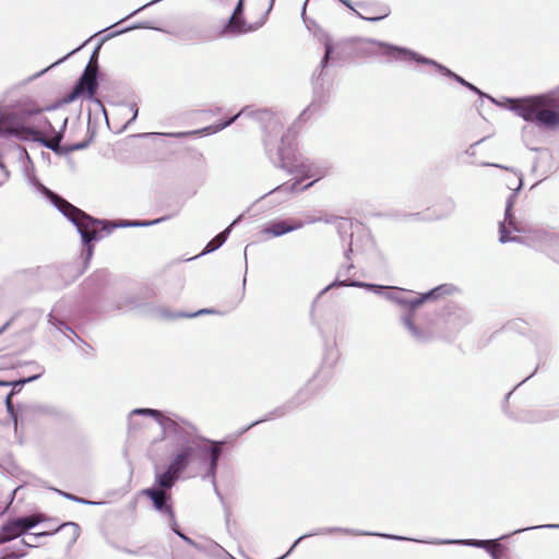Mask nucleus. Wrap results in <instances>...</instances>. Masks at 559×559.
I'll list each match as a JSON object with an SVG mask.
<instances>
[{
	"instance_id": "obj_1",
	"label": "nucleus",
	"mask_w": 559,
	"mask_h": 559,
	"mask_svg": "<svg viewBox=\"0 0 559 559\" xmlns=\"http://www.w3.org/2000/svg\"><path fill=\"white\" fill-rule=\"evenodd\" d=\"M506 106L516 116L539 128H559V90L534 96L507 98Z\"/></svg>"
},
{
	"instance_id": "obj_2",
	"label": "nucleus",
	"mask_w": 559,
	"mask_h": 559,
	"mask_svg": "<svg viewBox=\"0 0 559 559\" xmlns=\"http://www.w3.org/2000/svg\"><path fill=\"white\" fill-rule=\"evenodd\" d=\"M47 195L58 210L75 224L85 243H90L96 238L99 228H105L103 221L91 217L56 193L48 191Z\"/></svg>"
},
{
	"instance_id": "obj_3",
	"label": "nucleus",
	"mask_w": 559,
	"mask_h": 559,
	"mask_svg": "<svg viewBox=\"0 0 559 559\" xmlns=\"http://www.w3.org/2000/svg\"><path fill=\"white\" fill-rule=\"evenodd\" d=\"M97 64L92 61L86 66L82 76L70 93L64 95L63 102L69 104L80 97H94L97 90Z\"/></svg>"
},
{
	"instance_id": "obj_4",
	"label": "nucleus",
	"mask_w": 559,
	"mask_h": 559,
	"mask_svg": "<svg viewBox=\"0 0 559 559\" xmlns=\"http://www.w3.org/2000/svg\"><path fill=\"white\" fill-rule=\"evenodd\" d=\"M37 522L34 516H26L5 523L0 531V544L21 536L24 532L34 527Z\"/></svg>"
},
{
	"instance_id": "obj_5",
	"label": "nucleus",
	"mask_w": 559,
	"mask_h": 559,
	"mask_svg": "<svg viewBox=\"0 0 559 559\" xmlns=\"http://www.w3.org/2000/svg\"><path fill=\"white\" fill-rule=\"evenodd\" d=\"M2 132H8L10 134H14L17 136H24V138L31 136L34 140L41 142L46 147H48L55 152H57L59 150L60 142L62 140V134L60 132H56V133H53V135H51L49 138H44L41 131L34 130V129L26 128V127L10 129V130H5V131H3L0 128V133H2Z\"/></svg>"
},
{
	"instance_id": "obj_6",
	"label": "nucleus",
	"mask_w": 559,
	"mask_h": 559,
	"mask_svg": "<svg viewBox=\"0 0 559 559\" xmlns=\"http://www.w3.org/2000/svg\"><path fill=\"white\" fill-rule=\"evenodd\" d=\"M197 449L198 444L194 441L185 442L174 454L168 467L180 475L190 464Z\"/></svg>"
},
{
	"instance_id": "obj_7",
	"label": "nucleus",
	"mask_w": 559,
	"mask_h": 559,
	"mask_svg": "<svg viewBox=\"0 0 559 559\" xmlns=\"http://www.w3.org/2000/svg\"><path fill=\"white\" fill-rule=\"evenodd\" d=\"M511 206H512V204H511V202H509V204L506 209V219L503 223L500 224L499 240L501 242L515 240V237L510 236L511 231L524 233L526 230L525 226L512 215Z\"/></svg>"
},
{
	"instance_id": "obj_8",
	"label": "nucleus",
	"mask_w": 559,
	"mask_h": 559,
	"mask_svg": "<svg viewBox=\"0 0 559 559\" xmlns=\"http://www.w3.org/2000/svg\"><path fill=\"white\" fill-rule=\"evenodd\" d=\"M304 226L301 221L285 219L278 222H271L263 228V234L269 237H280L284 234L297 230Z\"/></svg>"
},
{
	"instance_id": "obj_9",
	"label": "nucleus",
	"mask_w": 559,
	"mask_h": 559,
	"mask_svg": "<svg viewBox=\"0 0 559 559\" xmlns=\"http://www.w3.org/2000/svg\"><path fill=\"white\" fill-rule=\"evenodd\" d=\"M142 493L153 501V506L156 510L162 511L169 516H174L173 507L167 503V500L170 499V495H168L165 490L147 488L144 489Z\"/></svg>"
},
{
	"instance_id": "obj_10",
	"label": "nucleus",
	"mask_w": 559,
	"mask_h": 559,
	"mask_svg": "<svg viewBox=\"0 0 559 559\" xmlns=\"http://www.w3.org/2000/svg\"><path fill=\"white\" fill-rule=\"evenodd\" d=\"M252 27L246 23L241 15H231L226 24L224 34H242L250 32Z\"/></svg>"
},
{
	"instance_id": "obj_11",
	"label": "nucleus",
	"mask_w": 559,
	"mask_h": 559,
	"mask_svg": "<svg viewBox=\"0 0 559 559\" xmlns=\"http://www.w3.org/2000/svg\"><path fill=\"white\" fill-rule=\"evenodd\" d=\"M179 474L176 473L174 469L167 466V469L162 474H156L155 476V483L159 487L158 489L162 490H170L177 479L179 478Z\"/></svg>"
},
{
	"instance_id": "obj_12",
	"label": "nucleus",
	"mask_w": 559,
	"mask_h": 559,
	"mask_svg": "<svg viewBox=\"0 0 559 559\" xmlns=\"http://www.w3.org/2000/svg\"><path fill=\"white\" fill-rule=\"evenodd\" d=\"M134 413L153 416L154 418H156L159 421V424L163 426V428L165 430H176L178 427V425L175 420H173L169 417H165L159 411H156V409L141 408V409H135Z\"/></svg>"
},
{
	"instance_id": "obj_13",
	"label": "nucleus",
	"mask_w": 559,
	"mask_h": 559,
	"mask_svg": "<svg viewBox=\"0 0 559 559\" xmlns=\"http://www.w3.org/2000/svg\"><path fill=\"white\" fill-rule=\"evenodd\" d=\"M478 545L486 546L493 559H502L504 557V547L496 540L479 542Z\"/></svg>"
},
{
	"instance_id": "obj_14",
	"label": "nucleus",
	"mask_w": 559,
	"mask_h": 559,
	"mask_svg": "<svg viewBox=\"0 0 559 559\" xmlns=\"http://www.w3.org/2000/svg\"><path fill=\"white\" fill-rule=\"evenodd\" d=\"M225 240H226V236L224 233L217 235L214 239H212L206 245V251H209V252L214 251L215 249L221 247Z\"/></svg>"
},
{
	"instance_id": "obj_15",
	"label": "nucleus",
	"mask_w": 559,
	"mask_h": 559,
	"mask_svg": "<svg viewBox=\"0 0 559 559\" xmlns=\"http://www.w3.org/2000/svg\"><path fill=\"white\" fill-rule=\"evenodd\" d=\"M221 452V447L217 443H214L213 447L211 448V467L213 469L216 467Z\"/></svg>"
},
{
	"instance_id": "obj_16",
	"label": "nucleus",
	"mask_w": 559,
	"mask_h": 559,
	"mask_svg": "<svg viewBox=\"0 0 559 559\" xmlns=\"http://www.w3.org/2000/svg\"><path fill=\"white\" fill-rule=\"evenodd\" d=\"M444 207L445 206L443 204H436L431 218L441 219V218L445 217L448 215V212L445 211Z\"/></svg>"
},
{
	"instance_id": "obj_17",
	"label": "nucleus",
	"mask_w": 559,
	"mask_h": 559,
	"mask_svg": "<svg viewBox=\"0 0 559 559\" xmlns=\"http://www.w3.org/2000/svg\"><path fill=\"white\" fill-rule=\"evenodd\" d=\"M404 324L408 328V330L413 333L414 336H420L419 330L415 326L413 318L411 316L404 319Z\"/></svg>"
},
{
	"instance_id": "obj_18",
	"label": "nucleus",
	"mask_w": 559,
	"mask_h": 559,
	"mask_svg": "<svg viewBox=\"0 0 559 559\" xmlns=\"http://www.w3.org/2000/svg\"><path fill=\"white\" fill-rule=\"evenodd\" d=\"M178 212H179V206H176L168 215H166L164 217H160V218H157V219H154L150 224L153 225V224H157V223H160L163 221L169 219V218L174 217L175 215H177Z\"/></svg>"
},
{
	"instance_id": "obj_19",
	"label": "nucleus",
	"mask_w": 559,
	"mask_h": 559,
	"mask_svg": "<svg viewBox=\"0 0 559 559\" xmlns=\"http://www.w3.org/2000/svg\"><path fill=\"white\" fill-rule=\"evenodd\" d=\"M14 392H10L7 397H5V405H7V408H8V412L10 413H13V402H12V396H13Z\"/></svg>"
},
{
	"instance_id": "obj_20",
	"label": "nucleus",
	"mask_w": 559,
	"mask_h": 559,
	"mask_svg": "<svg viewBox=\"0 0 559 559\" xmlns=\"http://www.w3.org/2000/svg\"><path fill=\"white\" fill-rule=\"evenodd\" d=\"M238 116H235L233 118H230L229 120L225 121L224 123H221L218 126H216L213 131L216 132V131H219L222 129H224L225 127L229 126L230 123H233L235 121V119L237 118Z\"/></svg>"
},
{
	"instance_id": "obj_21",
	"label": "nucleus",
	"mask_w": 559,
	"mask_h": 559,
	"mask_svg": "<svg viewBox=\"0 0 559 559\" xmlns=\"http://www.w3.org/2000/svg\"><path fill=\"white\" fill-rule=\"evenodd\" d=\"M243 0H239L231 15H242Z\"/></svg>"
},
{
	"instance_id": "obj_22",
	"label": "nucleus",
	"mask_w": 559,
	"mask_h": 559,
	"mask_svg": "<svg viewBox=\"0 0 559 559\" xmlns=\"http://www.w3.org/2000/svg\"><path fill=\"white\" fill-rule=\"evenodd\" d=\"M17 558H19V555L11 552V554H8V555L1 557L0 559H17Z\"/></svg>"
},
{
	"instance_id": "obj_23",
	"label": "nucleus",
	"mask_w": 559,
	"mask_h": 559,
	"mask_svg": "<svg viewBox=\"0 0 559 559\" xmlns=\"http://www.w3.org/2000/svg\"><path fill=\"white\" fill-rule=\"evenodd\" d=\"M441 289H442V287H438V288H436V289L431 290L429 294H427V295L425 296V298L427 299V298L432 297L435 294H437V293H438L439 290H441Z\"/></svg>"
},
{
	"instance_id": "obj_24",
	"label": "nucleus",
	"mask_w": 559,
	"mask_h": 559,
	"mask_svg": "<svg viewBox=\"0 0 559 559\" xmlns=\"http://www.w3.org/2000/svg\"><path fill=\"white\" fill-rule=\"evenodd\" d=\"M455 78H456V80H457L460 83H462L463 85H466V86H468V87H471V88H473V90H474V86H472L471 84H468L467 82H465L462 78H460V76H457V75H455Z\"/></svg>"
},
{
	"instance_id": "obj_25",
	"label": "nucleus",
	"mask_w": 559,
	"mask_h": 559,
	"mask_svg": "<svg viewBox=\"0 0 559 559\" xmlns=\"http://www.w3.org/2000/svg\"><path fill=\"white\" fill-rule=\"evenodd\" d=\"M386 15H388V13H384V14H382L380 16L367 17V20H369V21H379V20H381L382 17H384Z\"/></svg>"
},
{
	"instance_id": "obj_26",
	"label": "nucleus",
	"mask_w": 559,
	"mask_h": 559,
	"mask_svg": "<svg viewBox=\"0 0 559 559\" xmlns=\"http://www.w3.org/2000/svg\"><path fill=\"white\" fill-rule=\"evenodd\" d=\"M399 55H408V51L405 49H397Z\"/></svg>"
},
{
	"instance_id": "obj_27",
	"label": "nucleus",
	"mask_w": 559,
	"mask_h": 559,
	"mask_svg": "<svg viewBox=\"0 0 559 559\" xmlns=\"http://www.w3.org/2000/svg\"><path fill=\"white\" fill-rule=\"evenodd\" d=\"M329 53H330V48L328 47V48H326V51H325V56H324V61H326V60H328V58H329Z\"/></svg>"
},
{
	"instance_id": "obj_28",
	"label": "nucleus",
	"mask_w": 559,
	"mask_h": 559,
	"mask_svg": "<svg viewBox=\"0 0 559 559\" xmlns=\"http://www.w3.org/2000/svg\"><path fill=\"white\" fill-rule=\"evenodd\" d=\"M167 199H168L167 197H163V198L159 200V204H160V205H163Z\"/></svg>"
},
{
	"instance_id": "obj_29",
	"label": "nucleus",
	"mask_w": 559,
	"mask_h": 559,
	"mask_svg": "<svg viewBox=\"0 0 559 559\" xmlns=\"http://www.w3.org/2000/svg\"><path fill=\"white\" fill-rule=\"evenodd\" d=\"M552 259H555L556 261H559V257H558V253H557V252H554V253H552Z\"/></svg>"
},
{
	"instance_id": "obj_30",
	"label": "nucleus",
	"mask_w": 559,
	"mask_h": 559,
	"mask_svg": "<svg viewBox=\"0 0 559 559\" xmlns=\"http://www.w3.org/2000/svg\"><path fill=\"white\" fill-rule=\"evenodd\" d=\"M209 312H210L209 310H205V309H204V310H200V311H198L195 314L209 313Z\"/></svg>"
},
{
	"instance_id": "obj_31",
	"label": "nucleus",
	"mask_w": 559,
	"mask_h": 559,
	"mask_svg": "<svg viewBox=\"0 0 559 559\" xmlns=\"http://www.w3.org/2000/svg\"><path fill=\"white\" fill-rule=\"evenodd\" d=\"M313 183H314V181H313V182H309V183L306 186V188L311 187Z\"/></svg>"
}]
</instances>
